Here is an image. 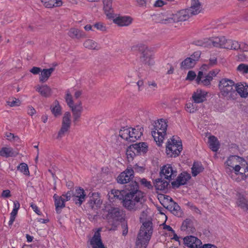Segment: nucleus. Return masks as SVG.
Instances as JSON below:
<instances>
[{"mask_svg":"<svg viewBox=\"0 0 248 248\" xmlns=\"http://www.w3.org/2000/svg\"><path fill=\"white\" fill-rule=\"evenodd\" d=\"M150 234L146 232H139L136 241V248H146L151 238Z\"/></svg>","mask_w":248,"mask_h":248,"instance_id":"obj_10","label":"nucleus"},{"mask_svg":"<svg viewBox=\"0 0 248 248\" xmlns=\"http://www.w3.org/2000/svg\"><path fill=\"white\" fill-rule=\"evenodd\" d=\"M65 100L67 105L70 108H72V107H75V105H73V101L72 95L69 91L66 92Z\"/></svg>","mask_w":248,"mask_h":248,"instance_id":"obj_50","label":"nucleus"},{"mask_svg":"<svg viewBox=\"0 0 248 248\" xmlns=\"http://www.w3.org/2000/svg\"><path fill=\"white\" fill-rule=\"evenodd\" d=\"M235 90L236 93H238L241 97L246 98L248 96V85L246 83L235 84Z\"/></svg>","mask_w":248,"mask_h":248,"instance_id":"obj_20","label":"nucleus"},{"mask_svg":"<svg viewBox=\"0 0 248 248\" xmlns=\"http://www.w3.org/2000/svg\"><path fill=\"white\" fill-rule=\"evenodd\" d=\"M142 225L141 226L140 232H146V234H150L151 236L153 233V223L151 219L142 222Z\"/></svg>","mask_w":248,"mask_h":248,"instance_id":"obj_25","label":"nucleus"},{"mask_svg":"<svg viewBox=\"0 0 248 248\" xmlns=\"http://www.w3.org/2000/svg\"><path fill=\"white\" fill-rule=\"evenodd\" d=\"M156 20L162 24H168L174 23L172 13L170 12H165L156 15Z\"/></svg>","mask_w":248,"mask_h":248,"instance_id":"obj_13","label":"nucleus"},{"mask_svg":"<svg viewBox=\"0 0 248 248\" xmlns=\"http://www.w3.org/2000/svg\"><path fill=\"white\" fill-rule=\"evenodd\" d=\"M218 88L222 97L227 100H234L237 96L235 92L234 82L228 78L221 79L218 84Z\"/></svg>","mask_w":248,"mask_h":248,"instance_id":"obj_2","label":"nucleus"},{"mask_svg":"<svg viewBox=\"0 0 248 248\" xmlns=\"http://www.w3.org/2000/svg\"><path fill=\"white\" fill-rule=\"evenodd\" d=\"M70 126L62 125L61 127L60 130L59 131L57 138L58 139H61L62 137L64 136L65 133L68 131L70 128Z\"/></svg>","mask_w":248,"mask_h":248,"instance_id":"obj_48","label":"nucleus"},{"mask_svg":"<svg viewBox=\"0 0 248 248\" xmlns=\"http://www.w3.org/2000/svg\"><path fill=\"white\" fill-rule=\"evenodd\" d=\"M93 26L97 30L101 31H104L106 30V27L102 23H96L94 24Z\"/></svg>","mask_w":248,"mask_h":248,"instance_id":"obj_60","label":"nucleus"},{"mask_svg":"<svg viewBox=\"0 0 248 248\" xmlns=\"http://www.w3.org/2000/svg\"><path fill=\"white\" fill-rule=\"evenodd\" d=\"M53 197L55 199L56 211L58 214H60L62 209L65 207V200L62 196H58L56 194H55Z\"/></svg>","mask_w":248,"mask_h":248,"instance_id":"obj_26","label":"nucleus"},{"mask_svg":"<svg viewBox=\"0 0 248 248\" xmlns=\"http://www.w3.org/2000/svg\"><path fill=\"white\" fill-rule=\"evenodd\" d=\"M134 177V170L130 167H127L123 172H121L117 177V180L118 183L124 184L130 183V181Z\"/></svg>","mask_w":248,"mask_h":248,"instance_id":"obj_9","label":"nucleus"},{"mask_svg":"<svg viewBox=\"0 0 248 248\" xmlns=\"http://www.w3.org/2000/svg\"><path fill=\"white\" fill-rule=\"evenodd\" d=\"M54 70V68L52 67L49 69H43V70H41L39 78L40 81L42 83L46 81Z\"/></svg>","mask_w":248,"mask_h":248,"instance_id":"obj_32","label":"nucleus"},{"mask_svg":"<svg viewBox=\"0 0 248 248\" xmlns=\"http://www.w3.org/2000/svg\"><path fill=\"white\" fill-rule=\"evenodd\" d=\"M192 174L193 176H196L199 173L202 171L203 168L201 163L198 162H194L191 168Z\"/></svg>","mask_w":248,"mask_h":248,"instance_id":"obj_42","label":"nucleus"},{"mask_svg":"<svg viewBox=\"0 0 248 248\" xmlns=\"http://www.w3.org/2000/svg\"><path fill=\"white\" fill-rule=\"evenodd\" d=\"M100 231L101 229H98L90 240V244L93 248H105L101 241Z\"/></svg>","mask_w":248,"mask_h":248,"instance_id":"obj_14","label":"nucleus"},{"mask_svg":"<svg viewBox=\"0 0 248 248\" xmlns=\"http://www.w3.org/2000/svg\"><path fill=\"white\" fill-rule=\"evenodd\" d=\"M88 204L89 205V207L91 208L97 209L101 205L102 202L99 197L95 198L93 196L90 199Z\"/></svg>","mask_w":248,"mask_h":248,"instance_id":"obj_38","label":"nucleus"},{"mask_svg":"<svg viewBox=\"0 0 248 248\" xmlns=\"http://www.w3.org/2000/svg\"><path fill=\"white\" fill-rule=\"evenodd\" d=\"M41 71V69L37 67H33L30 70V72L34 75L38 74Z\"/></svg>","mask_w":248,"mask_h":248,"instance_id":"obj_64","label":"nucleus"},{"mask_svg":"<svg viewBox=\"0 0 248 248\" xmlns=\"http://www.w3.org/2000/svg\"><path fill=\"white\" fill-rule=\"evenodd\" d=\"M170 182L160 177L155 180L154 184L157 190H164L167 189Z\"/></svg>","mask_w":248,"mask_h":248,"instance_id":"obj_21","label":"nucleus"},{"mask_svg":"<svg viewBox=\"0 0 248 248\" xmlns=\"http://www.w3.org/2000/svg\"><path fill=\"white\" fill-rule=\"evenodd\" d=\"M134 51H138L141 53V55H143L145 53L150 52L146 46L143 44H139L132 47Z\"/></svg>","mask_w":248,"mask_h":248,"instance_id":"obj_43","label":"nucleus"},{"mask_svg":"<svg viewBox=\"0 0 248 248\" xmlns=\"http://www.w3.org/2000/svg\"><path fill=\"white\" fill-rule=\"evenodd\" d=\"M83 46L85 47L90 49H96L98 50L100 48V47L98 45V44L94 41L91 39L86 40Z\"/></svg>","mask_w":248,"mask_h":248,"instance_id":"obj_41","label":"nucleus"},{"mask_svg":"<svg viewBox=\"0 0 248 248\" xmlns=\"http://www.w3.org/2000/svg\"><path fill=\"white\" fill-rule=\"evenodd\" d=\"M36 91L45 97H47L51 94V90L50 88L46 85L37 87Z\"/></svg>","mask_w":248,"mask_h":248,"instance_id":"obj_36","label":"nucleus"},{"mask_svg":"<svg viewBox=\"0 0 248 248\" xmlns=\"http://www.w3.org/2000/svg\"><path fill=\"white\" fill-rule=\"evenodd\" d=\"M56 0H41L45 7L52 8L55 7L54 3Z\"/></svg>","mask_w":248,"mask_h":248,"instance_id":"obj_49","label":"nucleus"},{"mask_svg":"<svg viewBox=\"0 0 248 248\" xmlns=\"http://www.w3.org/2000/svg\"><path fill=\"white\" fill-rule=\"evenodd\" d=\"M7 103L10 107L18 106L20 105V101L16 98H12L9 99Z\"/></svg>","mask_w":248,"mask_h":248,"instance_id":"obj_52","label":"nucleus"},{"mask_svg":"<svg viewBox=\"0 0 248 248\" xmlns=\"http://www.w3.org/2000/svg\"><path fill=\"white\" fill-rule=\"evenodd\" d=\"M217 63V58L210 59L209 60V63L208 64H204L202 65V68L203 69H206L209 68L210 67H212L216 65Z\"/></svg>","mask_w":248,"mask_h":248,"instance_id":"obj_51","label":"nucleus"},{"mask_svg":"<svg viewBox=\"0 0 248 248\" xmlns=\"http://www.w3.org/2000/svg\"><path fill=\"white\" fill-rule=\"evenodd\" d=\"M201 52L200 51H196L193 53L189 57L191 60H194L195 63L196 64L197 62L198 61L199 58L201 56Z\"/></svg>","mask_w":248,"mask_h":248,"instance_id":"obj_56","label":"nucleus"},{"mask_svg":"<svg viewBox=\"0 0 248 248\" xmlns=\"http://www.w3.org/2000/svg\"><path fill=\"white\" fill-rule=\"evenodd\" d=\"M52 113L55 116H57L61 114V108L59 104L56 105V106L51 109Z\"/></svg>","mask_w":248,"mask_h":248,"instance_id":"obj_54","label":"nucleus"},{"mask_svg":"<svg viewBox=\"0 0 248 248\" xmlns=\"http://www.w3.org/2000/svg\"><path fill=\"white\" fill-rule=\"evenodd\" d=\"M167 208L175 216H179L181 214L180 207L171 198H170V204L168 205Z\"/></svg>","mask_w":248,"mask_h":248,"instance_id":"obj_31","label":"nucleus"},{"mask_svg":"<svg viewBox=\"0 0 248 248\" xmlns=\"http://www.w3.org/2000/svg\"><path fill=\"white\" fill-rule=\"evenodd\" d=\"M177 171L171 165L167 164L163 166L160 170L159 177L170 181L176 176Z\"/></svg>","mask_w":248,"mask_h":248,"instance_id":"obj_7","label":"nucleus"},{"mask_svg":"<svg viewBox=\"0 0 248 248\" xmlns=\"http://www.w3.org/2000/svg\"><path fill=\"white\" fill-rule=\"evenodd\" d=\"M196 63L194 60H191L190 58L188 57L185 59L180 64V68L182 70L189 69L193 68Z\"/></svg>","mask_w":248,"mask_h":248,"instance_id":"obj_33","label":"nucleus"},{"mask_svg":"<svg viewBox=\"0 0 248 248\" xmlns=\"http://www.w3.org/2000/svg\"><path fill=\"white\" fill-rule=\"evenodd\" d=\"M167 126V123L162 119L155 122L152 135L158 146L161 145L163 141L164 137L166 134Z\"/></svg>","mask_w":248,"mask_h":248,"instance_id":"obj_3","label":"nucleus"},{"mask_svg":"<svg viewBox=\"0 0 248 248\" xmlns=\"http://www.w3.org/2000/svg\"><path fill=\"white\" fill-rule=\"evenodd\" d=\"M130 142H134L141 137L142 133L138 129L130 128Z\"/></svg>","mask_w":248,"mask_h":248,"instance_id":"obj_40","label":"nucleus"},{"mask_svg":"<svg viewBox=\"0 0 248 248\" xmlns=\"http://www.w3.org/2000/svg\"><path fill=\"white\" fill-rule=\"evenodd\" d=\"M181 229L183 231H186L188 233H193L196 231L194 226L193 220L190 218L186 219L182 223Z\"/></svg>","mask_w":248,"mask_h":248,"instance_id":"obj_16","label":"nucleus"},{"mask_svg":"<svg viewBox=\"0 0 248 248\" xmlns=\"http://www.w3.org/2000/svg\"><path fill=\"white\" fill-rule=\"evenodd\" d=\"M71 108L73 114V123L75 124H76L81 117L83 108L81 103H79L78 104L75 105V107H72Z\"/></svg>","mask_w":248,"mask_h":248,"instance_id":"obj_19","label":"nucleus"},{"mask_svg":"<svg viewBox=\"0 0 248 248\" xmlns=\"http://www.w3.org/2000/svg\"><path fill=\"white\" fill-rule=\"evenodd\" d=\"M6 137L7 138V139L9 140H18L19 138L17 136H15L14 134L12 133H6Z\"/></svg>","mask_w":248,"mask_h":248,"instance_id":"obj_59","label":"nucleus"},{"mask_svg":"<svg viewBox=\"0 0 248 248\" xmlns=\"http://www.w3.org/2000/svg\"><path fill=\"white\" fill-rule=\"evenodd\" d=\"M147 217V213L146 211H143L142 212L140 217V221L141 222L146 221Z\"/></svg>","mask_w":248,"mask_h":248,"instance_id":"obj_62","label":"nucleus"},{"mask_svg":"<svg viewBox=\"0 0 248 248\" xmlns=\"http://www.w3.org/2000/svg\"><path fill=\"white\" fill-rule=\"evenodd\" d=\"M16 155L17 153L14 152L13 149L11 147H3L0 150V155L3 157H12Z\"/></svg>","mask_w":248,"mask_h":248,"instance_id":"obj_34","label":"nucleus"},{"mask_svg":"<svg viewBox=\"0 0 248 248\" xmlns=\"http://www.w3.org/2000/svg\"><path fill=\"white\" fill-rule=\"evenodd\" d=\"M172 15L174 22L184 21L191 16L187 9L180 10L175 14L172 13Z\"/></svg>","mask_w":248,"mask_h":248,"instance_id":"obj_15","label":"nucleus"},{"mask_svg":"<svg viewBox=\"0 0 248 248\" xmlns=\"http://www.w3.org/2000/svg\"><path fill=\"white\" fill-rule=\"evenodd\" d=\"M134 171H136L139 173H142L144 172L145 170V168L143 167L139 166L137 165H136L134 166L133 169Z\"/></svg>","mask_w":248,"mask_h":248,"instance_id":"obj_61","label":"nucleus"},{"mask_svg":"<svg viewBox=\"0 0 248 248\" xmlns=\"http://www.w3.org/2000/svg\"><path fill=\"white\" fill-rule=\"evenodd\" d=\"M217 47L238 50L240 48V43L235 40L226 39L225 37H217L215 41Z\"/></svg>","mask_w":248,"mask_h":248,"instance_id":"obj_5","label":"nucleus"},{"mask_svg":"<svg viewBox=\"0 0 248 248\" xmlns=\"http://www.w3.org/2000/svg\"><path fill=\"white\" fill-rule=\"evenodd\" d=\"M185 246L190 248H201L202 243L197 237L190 235L183 238Z\"/></svg>","mask_w":248,"mask_h":248,"instance_id":"obj_11","label":"nucleus"},{"mask_svg":"<svg viewBox=\"0 0 248 248\" xmlns=\"http://www.w3.org/2000/svg\"><path fill=\"white\" fill-rule=\"evenodd\" d=\"M119 135L123 139L130 142V128L123 127L120 130Z\"/></svg>","mask_w":248,"mask_h":248,"instance_id":"obj_39","label":"nucleus"},{"mask_svg":"<svg viewBox=\"0 0 248 248\" xmlns=\"http://www.w3.org/2000/svg\"><path fill=\"white\" fill-rule=\"evenodd\" d=\"M182 143L179 138L176 139L174 136L168 140L166 145V154L169 157L178 156L182 151Z\"/></svg>","mask_w":248,"mask_h":248,"instance_id":"obj_4","label":"nucleus"},{"mask_svg":"<svg viewBox=\"0 0 248 248\" xmlns=\"http://www.w3.org/2000/svg\"><path fill=\"white\" fill-rule=\"evenodd\" d=\"M216 39H217V37L211 39H204L202 40L196 41V45L204 47H209L211 46L217 47V45L215 44Z\"/></svg>","mask_w":248,"mask_h":248,"instance_id":"obj_22","label":"nucleus"},{"mask_svg":"<svg viewBox=\"0 0 248 248\" xmlns=\"http://www.w3.org/2000/svg\"><path fill=\"white\" fill-rule=\"evenodd\" d=\"M111 193L116 199L122 200L123 206L131 211L140 209L146 201L144 193L139 190V184L136 181L126 185L125 191L112 189Z\"/></svg>","mask_w":248,"mask_h":248,"instance_id":"obj_1","label":"nucleus"},{"mask_svg":"<svg viewBox=\"0 0 248 248\" xmlns=\"http://www.w3.org/2000/svg\"><path fill=\"white\" fill-rule=\"evenodd\" d=\"M237 70L243 74L247 73L248 72V65L241 63L238 66Z\"/></svg>","mask_w":248,"mask_h":248,"instance_id":"obj_53","label":"nucleus"},{"mask_svg":"<svg viewBox=\"0 0 248 248\" xmlns=\"http://www.w3.org/2000/svg\"><path fill=\"white\" fill-rule=\"evenodd\" d=\"M122 212L118 207H111L108 210V218L119 220L122 218Z\"/></svg>","mask_w":248,"mask_h":248,"instance_id":"obj_18","label":"nucleus"},{"mask_svg":"<svg viewBox=\"0 0 248 248\" xmlns=\"http://www.w3.org/2000/svg\"><path fill=\"white\" fill-rule=\"evenodd\" d=\"M237 204L244 211L248 210V201L243 195L240 194L238 195Z\"/></svg>","mask_w":248,"mask_h":248,"instance_id":"obj_35","label":"nucleus"},{"mask_svg":"<svg viewBox=\"0 0 248 248\" xmlns=\"http://www.w3.org/2000/svg\"><path fill=\"white\" fill-rule=\"evenodd\" d=\"M207 93L201 89H198L194 92L192 98L195 103H202L206 100Z\"/></svg>","mask_w":248,"mask_h":248,"instance_id":"obj_17","label":"nucleus"},{"mask_svg":"<svg viewBox=\"0 0 248 248\" xmlns=\"http://www.w3.org/2000/svg\"><path fill=\"white\" fill-rule=\"evenodd\" d=\"M62 124L70 126L71 114L69 112H66L64 113L62 119Z\"/></svg>","mask_w":248,"mask_h":248,"instance_id":"obj_47","label":"nucleus"},{"mask_svg":"<svg viewBox=\"0 0 248 248\" xmlns=\"http://www.w3.org/2000/svg\"><path fill=\"white\" fill-rule=\"evenodd\" d=\"M68 34L73 39H79L86 37V34L84 32L76 28L70 29Z\"/></svg>","mask_w":248,"mask_h":248,"instance_id":"obj_28","label":"nucleus"},{"mask_svg":"<svg viewBox=\"0 0 248 248\" xmlns=\"http://www.w3.org/2000/svg\"><path fill=\"white\" fill-rule=\"evenodd\" d=\"M126 155L128 159L132 160L135 156L139 155L138 153L134 150V148H132V145H130L126 151Z\"/></svg>","mask_w":248,"mask_h":248,"instance_id":"obj_44","label":"nucleus"},{"mask_svg":"<svg viewBox=\"0 0 248 248\" xmlns=\"http://www.w3.org/2000/svg\"><path fill=\"white\" fill-rule=\"evenodd\" d=\"M212 78L211 76L206 75L203 78H202L201 81H199L198 84H202L204 86H208L211 84V81L212 80Z\"/></svg>","mask_w":248,"mask_h":248,"instance_id":"obj_45","label":"nucleus"},{"mask_svg":"<svg viewBox=\"0 0 248 248\" xmlns=\"http://www.w3.org/2000/svg\"><path fill=\"white\" fill-rule=\"evenodd\" d=\"M242 160V158L237 155H230L224 163L226 172L229 175L232 174L233 166L239 163Z\"/></svg>","mask_w":248,"mask_h":248,"instance_id":"obj_8","label":"nucleus"},{"mask_svg":"<svg viewBox=\"0 0 248 248\" xmlns=\"http://www.w3.org/2000/svg\"><path fill=\"white\" fill-rule=\"evenodd\" d=\"M122 228L123 229V235L125 236L128 233V226L126 223H123L122 224Z\"/></svg>","mask_w":248,"mask_h":248,"instance_id":"obj_63","label":"nucleus"},{"mask_svg":"<svg viewBox=\"0 0 248 248\" xmlns=\"http://www.w3.org/2000/svg\"><path fill=\"white\" fill-rule=\"evenodd\" d=\"M114 22L120 26H127L132 22V19L128 16H119L114 19Z\"/></svg>","mask_w":248,"mask_h":248,"instance_id":"obj_29","label":"nucleus"},{"mask_svg":"<svg viewBox=\"0 0 248 248\" xmlns=\"http://www.w3.org/2000/svg\"><path fill=\"white\" fill-rule=\"evenodd\" d=\"M72 195L73 201L78 205L80 206L82 202L85 201L86 194L84 189L81 187H78L77 189L74 194H73L72 191H69L65 194H63L62 197L65 198L64 199L65 202L70 200Z\"/></svg>","mask_w":248,"mask_h":248,"instance_id":"obj_6","label":"nucleus"},{"mask_svg":"<svg viewBox=\"0 0 248 248\" xmlns=\"http://www.w3.org/2000/svg\"><path fill=\"white\" fill-rule=\"evenodd\" d=\"M195 105L193 103H187L186 104V110L187 112L190 113H194L197 110L195 107Z\"/></svg>","mask_w":248,"mask_h":248,"instance_id":"obj_55","label":"nucleus"},{"mask_svg":"<svg viewBox=\"0 0 248 248\" xmlns=\"http://www.w3.org/2000/svg\"><path fill=\"white\" fill-rule=\"evenodd\" d=\"M141 184L145 187H147L148 189H151L153 186L150 181H148L146 179L143 178L140 180Z\"/></svg>","mask_w":248,"mask_h":248,"instance_id":"obj_58","label":"nucleus"},{"mask_svg":"<svg viewBox=\"0 0 248 248\" xmlns=\"http://www.w3.org/2000/svg\"><path fill=\"white\" fill-rule=\"evenodd\" d=\"M201 6L198 0H191V6L187 9L191 16L196 15L201 11Z\"/></svg>","mask_w":248,"mask_h":248,"instance_id":"obj_23","label":"nucleus"},{"mask_svg":"<svg viewBox=\"0 0 248 248\" xmlns=\"http://www.w3.org/2000/svg\"><path fill=\"white\" fill-rule=\"evenodd\" d=\"M208 142L210 148L213 152H217L218 150L219 142L216 137L214 136H210Z\"/></svg>","mask_w":248,"mask_h":248,"instance_id":"obj_37","label":"nucleus"},{"mask_svg":"<svg viewBox=\"0 0 248 248\" xmlns=\"http://www.w3.org/2000/svg\"><path fill=\"white\" fill-rule=\"evenodd\" d=\"M134 148V150L138 153L139 155L145 154L148 151V146L146 142H139L132 145V148Z\"/></svg>","mask_w":248,"mask_h":248,"instance_id":"obj_27","label":"nucleus"},{"mask_svg":"<svg viewBox=\"0 0 248 248\" xmlns=\"http://www.w3.org/2000/svg\"><path fill=\"white\" fill-rule=\"evenodd\" d=\"M140 62L145 65L151 66L154 64V57L150 52L146 53L140 56Z\"/></svg>","mask_w":248,"mask_h":248,"instance_id":"obj_30","label":"nucleus"},{"mask_svg":"<svg viewBox=\"0 0 248 248\" xmlns=\"http://www.w3.org/2000/svg\"><path fill=\"white\" fill-rule=\"evenodd\" d=\"M190 178L189 174L183 172L179 175L175 181L171 182L172 186L173 188H178L180 186L186 184Z\"/></svg>","mask_w":248,"mask_h":248,"instance_id":"obj_12","label":"nucleus"},{"mask_svg":"<svg viewBox=\"0 0 248 248\" xmlns=\"http://www.w3.org/2000/svg\"><path fill=\"white\" fill-rule=\"evenodd\" d=\"M18 170H20L21 172L23 173L25 175H29L30 172L28 165L25 163H21L17 167Z\"/></svg>","mask_w":248,"mask_h":248,"instance_id":"obj_46","label":"nucleus"},{"mask_svg":"<svg viewBox=\"0 0 248 248\" xmlns=\"http://www.w3.org/2000/svg\"><path fill=\"white\" fill-rule=\"evenodd\" d=\"M103 9L106 16L109 18L113 17L114 14L112 8V0H103Z\"/></svg>","mask_w":248,"mask_h":248,"instance_id":"obj_24","label":"nucleus"},{"mask_svg":"<svg viewBox=\"0 0 248 248\" xmlns=\"http://www.w3.org/2000/svg\"><path fill=\"white\" fill-rule=\"evenodd\" d=\"M196 74L195 72L193 71H189L187 73L186 80L193 81L196 78Z\"/></svg>","mask_w":248,"mask_h":248,"instance_id":"obj_57","label":"nucleus"}]
</instances>
